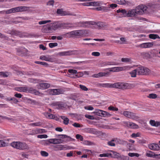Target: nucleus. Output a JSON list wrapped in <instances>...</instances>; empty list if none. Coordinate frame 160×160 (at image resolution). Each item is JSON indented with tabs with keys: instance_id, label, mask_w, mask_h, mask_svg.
I'll list each match as a JSON object with an SVG mask.
<instances>
[{
	"instance_id": "1",
	"label": "nucleus",
	"mask_w": 160,
	"mask_h": 160,
	"mask_svg": "<svg viewBox=\"0 0 160 160\" xmlns=\"http://www.w3.org/2000/svg\"><path fill=\"white\" fill-rule=\"evenodd\" d=\"M100 86L103 88H114L120 89H128L131 88L130 84L128 83L118 82L114 83H102L100 84Z\"/></svg>"
},
{
	"instance_id": "2",
	"label": "nucleus",
	"mask_w": 160,
	"mask_h": 160,
	"mask_svg": "<svg viewBox=\"0 0 160 160\" xmlns=\"http://www.w3.org/2000/svg\"><path fill=\"white\" fill-rule=\"evenodd\" d=\"M160 7L159 4L155 3L154 2L149 3L147 4V6L143 4H140L137 7L135 8L138 14L142 15L145 13L148 8L151 9L158 8Z\"/></svg>"
},
{
	"instance_id": "3",
	"label": "nucleus",
	"mask_w": 160,
	"mask_h": 160,
	"mask_svg": "<svg viewBox=\"0 0 160 160\" xmlns=\"http://www.w3.org/2000/svg\"><path fill=\"white\" fill-rule=\"evenodd\" d=\"M88 33V31L85 29H81L74 30L66 34L68 35V37H75L77 38H81L85 37Z\"/></svg>"
},
{
	"instance_id": "4",
	"label": "nucleus",
	"mask_w": 160,
	"mask_h": 160,
	"mask_svg": "<svg viewBox=\"0 0 160 160\" xmlns=\"http://www.w3.org/2000/svg\"><path fill=\"white\" fill-rule=\"evenodd\" d=\"M11 145L12 147L19 150H28L29 149V146L26 143L20 142H12Z\"/></svg>"
},
{
	"instance_id": "5",
	"label": "nucleus",
	"mask_w": 160,
	"mask_h": 160,
	"mask_svg": "<svg viewBox=\"0 0 160 160\" xmlns=\"http://www.w3.org/2000/svg\"><path fill=\"white\" fill-rule=\"evenodd\" d=\"M123 114L125 116L134 120H137L139 118L138 116L136 115L135 113L129 111H124Z\"/></svg>"
},
{
	"instance_id": "6",
	"label": "nucleus",
	"mask_w": 160,
	"mask_h": 160,
	"mask_svg": "<svg viewBox=\"0 0 160 160\" xmlns=\"http://www.w3.org/2000/svg\"><path fill=\"white\" fill-rule=\"evenodd\" d=\"M22 88V92H23L34 93L35 95L38 94L39 93L38 91L32 88L28 87H23Z\"/></svg>"
},
{
	"instance_id": "7",
	"label": "nucleus",
	"mask_w": 160,
	"mask_h": 160,
	"mask_svg": "<svg viewBox=\"0 0 160 160\" xmlns=\"http://www.w3.org/2000/svg\"><path fill=\"white\" fill-rule=\"evenodd\" d=\"M137 72L138 75H143L146 74V73L148 72L149 69L148 68H145L143 67L139 66L137 68Z\"/></svg>"
},
{
	"instance_id": "8",
	"label": "nucleus",
	"mask_w": 160,
	"mask_h": 160,
	"mask_svg": "<svg viewBox=\"0 0 160 160\" xmlns=\"http://www.w3.org/2000/svg\"><path fill=\"white\" fill-rule=\"evenodd\" d=\"M53 148L54 150L56 151L65 150L70 149L69 147H67L62 144L54 146H53Z\"/></svg>"
},
{
	"instance_id": "9",
	"label": "nucleus",
	"mask_w": 160,
	"mask_h": 160,
	"mask_svg": "<svg viewBox=\"0 0 160 160\" xmlns=\"http://www.w3.org/2000/svg\"><path fill=\"white\" fill-rule=\"evenodd\" d=\"M138 14L136 8L132 9L127 11V17H133L136 16Z\"/></svg>"
},
{
	"instance_id": "10",
	"label": "nucleus",
	"mask_w": 160,
	"mask_h": 160,
	"mask_svg": "<svg viewBox=\"0 0 160 160\" xmlns=\"http://www.w3.org/2000/svg\"><path fill=\"white\" fill-rule=\"evenodd\" d=\"M128 67L127 66L115 67L110 68L109 71L111 72H118L127 70Z\"/></svg>"
},
{
	"instance_id": "11",
	"label": "nucleus",
	"mask_w": 160,
	"mask_h": 160,
	"mask_svg": "<svg viewBox=\"0 0 160 160\" xmlns=\"http://www.w3.org/2000/svg\"><path fill=\"white\" fill-rule=\"evenodd\" d=\"M95 22H81L78 23V26L84 28H88L90 25H94Z\"/></svg>"
},
{
	"instance_id": "12",
	"label": "nucleus",
	"mask_w": 160,
	"mask_h": 160,
	"mask_svg": "<svg viewBox=\"0 0 160 160\" xmlns=\"http://www.w3.org/2000/svg\"><path fill=\"white\" fill-rule=\"evenodd\" d=\"M48 92L50 94L53 95H59L62 93V91L59 89H48Z\"/></svg>"
},
{
	"instance_id": "13",
	"label": "nucleus",
	"mask_w": 160,
	"mask_h": 160,
	"mask_svg": "<svg viewBox=\"0 0 160 160\" xmlns=\"http://www.w3.org/2000/svg\"><path fill=\"white\" fill-rule=\"evenodd\" d=\"M117 15L120 18L127 17V11L125 9H119L116 11Z\"/></svg>"
},
{
	"instance_id": "14",
	"label": "nucleus",
	"mask_w": 160,
	"mask_h": 160,
	"mask_svg": "<svg viewBox=\"0 0 160 160\" xmlns=\"http://www.w3.org/2000/svg\"><path fill=\"white\" fill-rule=\"evenodd\" d=\"M150 149L154 151H158L160 150V147L157 144L151 143L148 145Z\"/></svg>"
},
{
	"instance_id": "15",
	"label": "nucleus",
	"mask_w": 160,
	"mask_h": 160,
	"mask_svg": "<svg viewBox=\"0 0 160 160\" xmlns=\"http://www.w3.org/2000/svg\"><path fill=\"white\" fill-rule=\"evenodd\" d=\"M73 52L72 51H68L60 52L58 53V55L61 56H70L73 54Z\"/></svg>"
},
{
	"instance_id": "16",
	"label": "nucleus",
	"mask_w": 160,
	"mask_h": 160,
	"mask_svg": "<svg viewBox=\"0 0 160 160\" xmlns=\"http://www.w3.org/2000/svg\"><path fill=\"white\" fill-rule=\"evenodd\" d=\"M76 24L72 23H62V28H74L76 27Z\"/></svg>"
},
{
	"instance_id": "17",
	"label": "nucleus",
	"mask_w": 160,
	"mask_h": 160,
	"mask_svg": "<svg viewBox=\"0 0 160 160\" xmlns=\"http://www.w3.org/2000/svg\"><path fill=\"white\" fill-rule=\"evenodd\" d=\"M153 43L152 42L143 43L139 45V47L142 48H148L152 47Z\"/></svg>"
},
{
	"instance_id": "18",
	"label": "nucleus",
	"mask_w": 160,
	"mask_h": 160,
	"mask_svg": "<svg viewBox=\"0 0 160 160\" xmlns=\"http://www.w3.org/2000/svg\"><path fill=\"white\" fill-rule=\"evenodd\" d=\"M17 12H24L28 10L30 8L26 6H21L16 7Z\"/></svg>"
},
{
	"instance_id": "19",
	"label": "nucleus",
	"mask_w": 160,
	"mask_h": 160,
	"mask_svg": "<svg viewBox=\"0 0 160 160\" xmlns=\"http://www.w3.org/2000/svg\"><path fill=\"white\" fill-rule=\"evenodd\" d=\"M45 130L44 129H36L32 130L31 131V135H34L39 133H43Z\"/></svg>"
},
{
	"instance_id": "20",
	"label": "nucleus",
	"mask_w": 160,
	"mask_h": 160,
	"mask_svg": "<svg viewBox=\"0 0 160 160\" xmlns=\"http://www.w3.org/2000/svg\"><path fill=\"white\" fill-rule=\"evenodd\" d=\"M57 14H59L61 16L69 15L68 12L63 11L62 8L58 9L57 10Z\"/></svg>"
},
{
	"instance_id": "21",
	"label": "nucleus",
	"mask_w": 160,
	"mask_h": 160,
	"mask_svg": "<svg viewBox=\"0 0 160 160\" xmlns=\"http://www.w3.org/2000/svg\"><path fill=\"white\" fill-rule=\"evenodd\" d=\"M50 86V84L48 83H41L39 84L38 87L41 89H45L49 88Z\"/></svg>"
},
{
	"instance_id": "22",
	"label": "nucleus",
	"mask_w": 160,
	"mask_h": 160,
	"mask_svg": "<svg viewBox=\"0 0 160 160\" xmlns=\"http://www.w3.org/2000/svg\"><path fill=\"white\" fill-rule=\"evenodd\" d=\"M49 142L51 143L59 144L61 143V139H60L54 138L49 139Z\"/></svg>"
},
{
	"instance_id": "23",
	"label": "nucleus",
	"mask_w": 160,
	"mask_h": 160,
	"mask_svg": "<svg viewBox=\"0 0 160 160\" xmlns=\"http://www.w3.org/2000/svg\"><path fill=\"white\" fill-rule=\"evenodd\" d=\"M43 114L46 118L48 119H54L55 118V115L48 112H45Z\"/></svg>"
},
{
	"instance_id": "24",
	"label": "nucleus",
	"mask_w": 160,
	"mask_h": 160,
	"mask_svg": "<svg viewBox=\"0 0 160 160\" xmlns=\"http://www.w3.org/2000/svg\"><path fill=\"white\" fill-rule=\"evenodd\" d=\"M150 124L152 126L158 127L160 126V122L155 121L154 120H150L149 121Z\"/></svg>"
},
{
	"instance_id": "25",
	"label": "nucleus",
	"mask_w": 160,
	"mask_h": 160,
	"mask_svg": "<svg viewBox=\"0 0 160 160\" xmlns=\"http://www.w3.org/2000/svg\"><path fill=\"white\" fill-rule=\"evenodd\" d=\"M115 142L116 143L124 145L127 144V142L117 138H115Z\"/></svg>"
},
{
	"instance_id": "26",
	"label": "nucleus",
	"mask_w": 160,
	"mask_h": 160,
	"mask_svg": "<svg viewBox=\"0 0 160 160\" xmlns=\"http://www.w3.org/2000/svg\"><path fill=\"white\" fill-rule=\"evenodd\" d=\"M95 24V25L97 26V28H98L99 29H102V28L105 27L106 26V24L105 23L102 22H98L97 23H94V24Z\"/></svg>"
},
{
	"instance_id": "27",
	"label": "nucleus",
	"mask_w": 160,
	"mask_h": 160,
	"mask_svg": "<svg viewBox=\"0 0 160 160\" xmlns=\"http://www.w3.org/2000/svg\"><path fill=\"white\" fill-rule=\"evenodd\" d=\"M159 154H155L151 151H148L147 152L146 156L149 157H155L158 156Z\"/></svg>"
},
{
	"instance_id": "28",
	"label": "nucleus",
	"mask_w": 160,
	"mask_h": 160,
	"mask_svg": "<svg viewBox=\"0 0 160 160\" xmlns=\"http://www.w3.org/2000/svg\"><path fill=\"white\" fill-rule=\"evenodd\" d=\"M115 138L112 139L110 141L107 142V145L111 147H115L116 146Z\"/></svg>"
},
{
	"instance_id": "29",
	"label": "nucleus",
	"mask_w": 160,
	"mask_h": 160,
	"mask_svg": "<svg viewBox=\"0 0 160 160\" xmlns=\"http://www.w3.org/2000/svg\"><path fill=\"white\" fill-rule=\"evenodd\" d=\"M4 12L6 14H10L17 12L16 8H11L8 10H6L4 11Z\"/></svg>"
},
{
	"instance_id": "30",
	"label": "nucleus",
	"mask_w": 160,
	"mask_h": 160,
	"mask_svg": "<svg viewBox=\"0 0 160 160\" xmlns=\"http://www.w3.org/2000/svg\"><path fill=\"white\" fill-rule=\"evenodd\" d=\"M108 73L107 72H100L98 74H94L93 77L96 78H98L102 76H105L108 75Z\"/></svg>"
},
{
	"instance_id": "31",
	"label": "nucleus",
	"mask_w": 160,
	"mask_h": 160,
	"mask_svg": "<svg viewBox=\"0 0 160 160\" xmlns=\"http://www.w3.org/2000/svg\"><path fill=\"white\" fill-rule=\"evenodd\" d=\"M61 118L63 120V123L65 125H68L69 123V119L64 116H61Z\"/></svg>"
},
{
	"instance_id": "32",
	"label": "nucleus",
	"mask_w": 160,
	"mask_h": 160,
	"mask_svg": "<svg viewBox=\"0 0 160 160\" xmlns=\"http://www.w3.org/2000/svg\"><path fill=\"white\" fill-rule=\"evenodd\" d=\"M62 28V23L55 22L53 25V29L56 30L59 28Z\"/></svg>"
},
{
	"instance_id": "33",
	"label": "nucleus",
	"mask_w": 160,
	"mask_h": 160,
	"mask_svg": "<svg viewBox=\"0 0 160 160\" xmlns=\"http://www.w3.org/2000/svg\"><path fill=\"white\" fill-rule=\"evenodd\" d=\"M8 143L3 140H0V148L5 147L8 145Z\"/></svg>"
},
{
	"instance_id": "34",
	"label": "nucleus",
	"mask_w": 160,
	"mask_h": 160,
	"mask_svg": "<svg viewBox=\"0 0 160 160\" xmlns=\"http://www.w3.org/2000/svg\"><path fill=\"white\" fill-rule=\"evenodd\" d=\"M129 128L133 129H137L138 128V125L134 123L130 122Z\"/></svg>"
},
{
	"instance_id": "35",
	"label": "nucleus",
	"mask_w": 160,
	"mask_h": 160,
	"mask_svg": "<svg viewBox=\"0 0 160 160\" xmlns=\"http://www.w3.org/2000/svg\"><path fill=\"white\" fill-rule=\"evenodd\" d=\"M149 38L153 39H155L157 38H160V37L158 35L152 34H150L149 35Z\"/></svg>"
},
{
	"instance_id": "36",
	"label": "nucleus",
	"mask_w": 160,
	"mask_h": 160,
	"mask_svg": "<svg viewBox=\"0 0 160 160\" xmlns=\"http://www.w3.org/2000/svg\"><path fill=\"white\" fill-rule=\"evenodd\" d=\"M101 116L105 117L111 115V114L108 113V112L102 110V112L101 113Z\"/></svg>"
},
{
	"instance_id": "37",
	"label": "nucleus",
	"mask_w": 160,
	"mask_h": 160,
	"mask_svg": "<svg viewBox=\"0 0 160 160\" xmlns=\"http://www.w3.org/2000/svg\"><path fill=\"white\" fill-rule=\"evenodd\" d=\"M130 74L131 75V76L132 77H136V75L138 74V72H137V70L136 69L130 72Z\"/></svg>"
},
{
	"instance_id": "38",
	"label": "nucleus",
	"mask_w": 160,
	"mask_h": 160,
	"mask_svg": "<svg viewBox=\"0 0 160 160\" xmlns=\"http://www.w3.org/2000/svg\"><path fill=\"white\" fill-rule=\"evenodd\" d=\"M118 3L122 5H125L126 4L128 3V2L126 1L125 0H118Z\"/></svg>"
},
{
	"instance_id": "39",
	"label": "nucleus",
	"mask_w": 160,
	"mask_h": 160,
	"mask_svg": "<svg viewBox=\"0 0 160 160\" xmlns=\"http://www.w3.org/2000/svg\"><path fill=\"white\" fill-rule=\"evenodd\" d=\"M9 74V73L8 72H0V76L4 77H8Z\"/></svg>"
},
{
	"instance_id": "40",
	"label": "nucleus",
	"mask_w": 160,
	"mask_h": 160,
	"mask_svg": "<svg viewBox=\"0 0 160 160\" xmlns=\"http://www.w3.org/2000/svg\"><path fill=\"white\" fill-rule=\"evenodd\" d=\"M40 58L42 60L47 61H50V58L49 57L44 55L41 56Z\"/></svg>"
},
{
	"instance_id": "41",
	"label": "nucleus",
	"mask_w": 160,
	"mask_h": 160,
	"mask_svg": "<svg viewBox=\"0 0 160 160\" xmlns=\"http://www.w3.org/2000/svg\"><path fill=\"white\" fill-rule=\"evenodd\" d=\"M49 46L50 48H52L58 45V44L57 42H51L49 44Z\"/></svg>"
},
{
	"instance_id": "42",
	"label": "nucleus",
	"mask_w": 160,
	"mask_h": 160,
	"mask_svg": "<svg viewBox=\"0 0 160 160\" xmlns=\"http://www.w3.org/2000/svg\"><path fill=\"white\" fill-rule=\"evenodd\" d=\"M157 95L154 93H151L149 94L148 97L150 98L155 99L157 97Z\"/></svg>"
},
{
	"instance_id": "43",
	"label": "nucleus",
	"mask_w": 160,
	"mask_h": 160,
	"mask_svg": "<svg viewBox=\"0 0 160 160\" xmlns=\"http://www.w3.org/2000/svg\"><path fill=\"white\" fill-rule=\"evenodd\" d=\"M128 155L129 156L131 157H133L134 156L138 157L139 156V154L138 153L131 152L129 153Z\"/></svg>"
},
{
	"instance_id": "44",
	"label": "nucleus",
	"mask_w": 160,
	"mask_h": 160,
	"mask_svg": "<svg viewBox=\"0 0 160 160\" xmlns=\"http://www.w3.org/2000/svg\"><path fill=\"white\" fill-rule=\"evenodd\" d=\"M88 131L89 132L93 134H96L97 132L96 130L94 128H88Z\"/></svg>"
},
{
	"instance_id": "45",
	"label": "nucleus",
	"mask_w": 160,
	"mask_h": 160,
	"mask_svg": "<svg viewBox=\"0 0 160 160\" xmlns=\"http://www.w3.org/2000/svg\"><path fill=\"white\" fill-rule=\"evenodd\" d=\"M108 109L109 110L113 111H118V108L114 107L112 106H110L108 107Z\"/></svg>"
},
{
	"instance_id": "46",
	"label": "nucleus",
	"mask_w": 160,
	"mask_h": 160,
	"mask_svg": "<svg viewBox=\"0 0 160 160\" xmlns=\"http://www.w3.org/2000/svg\"><path fill=\"white\" fill-rule=\"evenodd\" d=\"M130 122L127 121H123L122 122V124L125 127L129 128Z\"/></svg>"
},
{
	"instance_id": "47",
	"label": "nucleus",
	"mask_w": 160,
	"mask_h": 160,
	"mask_svg": "<svg viewBox=\"0 0 160 160\" xmlns=\"http://www.w3.org/2000/svg\"><path fill=\"white\" fill-rule=\"evenodd\" d=\"M79 87L83 91H87L88 90V89L85 86L82 85H80Z\"/></svg>"
},
{
	"instance_id": "48",
	"label": "nucleus",
	"mask_w": 160,
	"mask_h": 160,
	"mask_svg": "<svg viewBox=\"0 0 160 160\" xmlns=\"http://www.w3.org/2000/svg\"><path fill=\"white\" fill-rule=\"evenodd\" d=\"M41 155L43 157H47L48 155V153L46 151H42L40 152Z\"/></svg>"
},
{
	"instance_id": "49",
	"label": "nucleus",
	"mask_w": 160,
	"mask_h": 160,
	"mask_svg": "<svg viewBox=\"0 0 160 160\" xmlns=\"http://www.w3.org/2000/svg\"><path fill=\"white\" fill-rule=\"evenodd\" d=\"M111 155V154H109L108 153H102L99 155V157H108Z\"/></svg>"
},
{
	"instance_id": "50",
	"label": "nucleus",
	"mask_w": 160,
	"mask_h": 160,
	"mask_svg": "<svg viewBox=\"0 0 160 160\" xmlns=\"http://www.w3.org/2000/svg\"><path fill=\"white\" fill-rule=\"evenodd\" d=\"M51 22V21L50 20H45V21H39L38 22V23L40 25L44 24L48 22Z\"/></svg>"
},
{
	"instance_id": "51",
	"label": "nucleus",
	"mask_w": 160,
	"mask_h": 160,
	"mask_svg": "<svg viewBox=\"0 0 160 160\" xmlns=\"http://www.w3.org/2000/svg\"><path fill=\"white\" fill-rule=\"evenodd\" d=\"M68 72L71 73H72V74H77L78 73V72H77V70H75V69H68Z\"/></svg>"
},
{
	"instance_id": "52",
	"label": "nucleus",
	"mask_w": 160,
	"mask_h": 160,
	"mask_svg": "<svg viewBox=\"0 0 160 160\" xmlns=\"http://www.w3.org/2000/svg\"><path fill=\"white\" fill-rule=\"evenodd\" d=\"M101 112L102 110L98 109L96 110V111L93 113L95 114L96 115L101 116Z\"/></svg>"
},
{
	"instance_id": "53",
	"label": "nucleus",
	"mask_w": 160,
	"mask_h": 160,
	"mask_svg": "<svg viewBox=\"0 0 160 160\" xmlns=\"http://www.w3.org/2000/svg\"><path fill=\"white\" fill-rule=\"evenodd\" d=\"M76 137L77 139H80L81 141L83 140V137L81 135L77 134L76 135Z\"/></svg>"
},
{
	"instance_id": "54",
	"label": "nucleus",
	"mask_w": 160,
	"mask_h": 160,
	"mask_svg": "<svg viewBox=\"0 0 160 160\" xmlns=\"http://www.w3.org/2000/svg\"><path fill=\"white\" fill-rule=\"evenodd\" d=\"M37 137L40 138H47L48 136L46 134L39 135L37 136Z\"/></svg>"
},
{
	"instance_id": "55",
	"label": "nucleus",
	"mask_w": 160,
	"mask_h": 160,
	"mask_svg": "<svg viewBox=\"0 0 160 160\" xmlns=\"http://www.w3.org/2000/svg\"><path fill=\"white\" fill-rule=\"evenodd\" d=\"M7 81L3 79H0V84L2 85H6L7 84Z\"/></svg>"
},
{
	"instance_id": "56",
	"label": "nucleus",
	"mask_w": 160,
	"mask_h": 160,
	"mask_svg": "<svg viewBox=\"0 0 160 160\" xmlns=\"http://www.w3.org/2000/svg\"><path fill=\"white\" fill-rule=\"evenodd\" d=\"M86 118L91 120H93L94 119V117L88 114H86L85 116Z\"/></svg>"
},
{
	"instance_id": "57",
	"label": "nucleus",
	"mask_w": 160,
	"mask_h": 160,
	"mask_svg": "<svg viewBox=\"0 0 160 160\" xmlns=\"http://www.w3.org/2000/svg\"><path fill=\"white\" fill-rule=\"evenodd\" d=\"M118 5L115 3H112L109 5V8H111L112 9H114L117 7Z\"/></svg>"
},
{
	"instance_id": "58",
	"label": "nucleus",
	"mask_w": 160,
	"mask_h": 160,
	"mask_svg": "<svg viewBox=\"0 0 160 160\" xmlns=\"http://www.w3.org/2000/svg\"><path fill=\"white\" fill-rule=\"evenodd\" d=\"M92 55L95 56H98L100 55V53L97 52H93L92 53Z\"/></svg>"
},
{
	"instance_id": "59",
	"label": "nucleus",
	"mask_w": 160,
	"mask_h": 160,
	"mask_svg": "<svg viewBox=\"0 0 160 160\" xmlns=\"http://www.w3.org/2000/svg\"><path fill=\"white\" fill-rule=\"evenodd\" d=\"M121 61L122 62H128L130 61V59L128 58H122L121 59Z\"/></svg>"
},
{
	"instance_id": "60",
	"label": "nucleus",
	"mask_w": 160,
	"mask_h": 160,
	"mask_svg": "<svg viewBox=\"0 0 160 160\" xmlns=\"http://www.w3.org/2000/svg\"><path fill=\"white\" fill-rule=\"evenodd\" d=\"M54 3V0H50L47 3V5H48L49 6H52L53 5Z\"/></svg>"
},
{
	"instance_id": "61",
	"label": "nucleus",
	"mask_w": 160,
	"mask_h": 160,
	"mask_svg": "<svg viewBox=\"0 0 160 160\" xmlns=\"http://www.w3.org/2000/svg\"><path fill=\"white\" fill-rule=\"evenodd\" d=\"M93 2V6H99L100 4L101 3L100 2Z\"/></svg>"
},
{
	"instance_id": "62",
	"label": "nucleus",
	"mask_w": 160,
	"mask_h": 160,
	"mask_svg": "<svg viewBox=\"0 0 160 160\" xmlns=\"http://www.w3.org/2000/svg\"><path fill=\"white\" fill-rule=\"evenodd\" d=\"M102 10H103L104 12H107L109 11V9L107 7L102 6Z\"/></svg>"
},
{
	"instance_id": "63",
	"label": "nucleus",
	"mask_w": 160,
	"mask_h": 160,
	"mask_svg": "<svg viewBox=\"0 0 160 160\" xmlns=\"http://www.w3.org/2000/svg\"><path fill=\"white\" fill-rule=\"evenodd\" d=\"M14 96L18 98H21L22 97V95L20 93H18L16 92Z\"/></svg>"
},
{
	"instance_id": "64",
	"label": "nucleus",
	"mask_w": 160,
	"mask_h": 160,
	"mask_svg": "<svg viewBox=\"0 0 160 160\" xmlns=\"http://www.w3.org/2000/svg\"><path fill=\"white\" fill-rule=\"evenodd\" d=\"M85 108L86 109H87L89 110H92L94 109L93 107H92L91 106H88V107H85Z\"/></svg>"
}]
</instances>
